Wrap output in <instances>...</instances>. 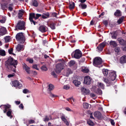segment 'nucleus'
Instances as JSON below:
<instances>
[{
    "instance_id": "1",
    "label": "nucleus",
    "mask_w": 126,
    "mask_h": 126,
    "mask_svg": "<svg viewBox=\"0 0 126 126\" xmlns=\"http://www.w3.org/2000/svg\"><path fill=\"white\" fill-rule=\"evenodd\" d=\"M5 66L6 70L8 71H11L16 72V60L11 57H9L7 60L5 62Z\"/></svg>"
},
{
    "instance_id": "2",
    "label": "nucleus",
    "mask_w": 126,
    "mask_h": 126,
    "mask_svg": "<svg viewBox=\"0 0 126 126\" xmlns=\"http://www.w3.org/2000/svg\"><path fill=\"white\" fill-rule=\"evenodd\" d=\"M1 109L3 110L4 113H6L7 111L6 114L7 115L8 117H10L12 118V116H11L12 111L10 109L11 108V106L8 104L7 105H2L0 106Z\"/></svg>"
},
{
    "instance_id": "3",
    "label": "nucleus",
    "mask_w": 126,
    "mask_h": 126,
    "mask_svg": "<svg viewBox=\"0 0 126 126\" xmlns=\"http://www.w3.org/2000/svg\"><path fill=\"white\" fill-rule=\"evenodd\" d=\"M25 22L23 20H19L18 21L16 27L19 30H25L26 29Z\"/></svg>"
},
{
    "instance_id": "4",
    "label": "nucleus",
    "mask_w": 126,
    "mask_h": 126,
    "mask_svg": "<svg viewBox=\"0 0 126 126\" xmlns=\"http://www.w3.org/2000/svg\"><path fill=\"white\" fill-rule=\"evenodd\" d=\"M82 53L81 51L79 49L76 50L74 52L72 53L71 55L74 58L79 59L82 56Z\"/></svg>"
},
{
    "instance_id": "5",
    "label": "nucleus",
    "mask_w": 126,
    "mask_h": 126,
    "mask_svg": "<svg viewBox=\"0 0 126 126\" xmlns=\"http://www.w3.org/2000/svg\"><path fill=\"white\" fill-rule=\"evenodd\" d=\"M102 63V60L99 57H95L94 59L93 60V64L94 66H97L98 65H101Z\"/></svg>"
},
{
    "instance_id": "6",
    "label": "nucleus",
    "mask_w": 126,
    "mask_h": 126,
    "mask_svg": "<svg viewBox=\"0 0 126 126\" xmlns=\"http://www.w3.org/2000/svg\"><path fill=\"white\" fill-rule=\"evenodd\" d=\"M64 63H63L57 64L55 70L56 72L57 73H60L61 71L64 68Z\"/></svg>"
},
{
    "instance_id": "7",
    "label": "nucleus",
    "mask_w": 126,
    "mask_h": 126,
    "mask_svg": "<svg viewBox=\"0 0 126 126\" xmlns=\"http://www.w3.org/2000/svg\"><path fill=\"white\" fill-rule=\"evenodd\" d=\"M16 39L23 42H24L25 40V38L23 33L21 32L17 33L16 34Z\"/></svg>"
},
{
    "instance_id": "8",
    "label": "nucleus",
    "mask_w": 126,
    "mask_h": 126,
    "mask_svg": "<svg viewBox=\"0 0 126 126\" xmlns=\"http://www.w3.org/2000/svg\"><path fill=\"white\" fill-rule=\"evenodd\" d=\"M109 75L108 79L110 81H113L115 79L116 77V74L115 72L113 71L110 72Z\"/></svg>"
},
{
    "instance_id": "9",
    "label": "nucleus",
    "mask_w": 126,
    "mask_h": 126,
    "mask_svg": "<svg viewBox=\"0 0 126 126\" xmlns=\"http://www.w3.org/2000/svg\"><path fill=\"white\" fill-rule=\"evenodd\" d=\"M48 28L45 26L42 25L40 26L38 28V30L41 32L44 33L47 31Z\"/></svg>"
},
{
    "instance_id": "10",
    "label": "nucleus",
    "mask_w": 126,
    "mask_h": 126,
    "mask_svg": "<svg viewBox=\"0 0 126 126\" xmlns=\"http://www.w3.org/2000/svg\"><path fill=\"white\" fill-rule=\"evenodd\" d=\"M91 79L88 76H85L84 78V83L87 84H90L91 83Z\"/></svg>"
},
{
    "instance_id": "11",
    "label": "nucleus",
    "mask_w": 126,
    "mask_h": 126,
    "mask_svg": "<svg viewBox=\"0 0 126 126\" xmlns=\"http://www.w3.org/2000/svg\"><path fill=\"white\" fill-rule=\"evenodd\" d=\"M106 44V43L104 42L100 44L97 47L99 51H102L104 47Z\"/></svg>"
},
{
    "instance_id": "12",
    "label": "nucleus",
    "mask_w": 126,
    "mask_h": 126,
    "mask_svg": "<svg viewBox=\"0 0 126 126\" xmlns=\"http://www.w3.org/2000/svg\"><path fill=\"white\" fill-rule=\"evenodd\" d=\"M81 91L85 95L88 94L90 93V91L89 90L83 87L81 88Z\"/></svg>"
},
{
    "instance_id": "13",
    "label": "nucleus",
    "mask_w": 126,
    "mask_h": 126,
    "mask_svg": "<svg viewBox=\"0 0 126 126\" xmlns=\"http://www.w3.org/2000/svg\"><path fill=\"white\" fill-rule=\"evenodd\" d=\"M24 49V46L22 44H18L16 47V49L18 52L21 50H23Z\"/></svg>"
},
{
    "instance_id": "14",
    "label": "nucleus",
    "mask_w": 126,
    "mask_h": 126,
    "mask_svg": "<svg viewBox=\"0 0 126 126\" xmlns=\"http://www.w3.org/2000/svg\"><path fill=\"white\" fill-rule=\"evenodd\" d=\"M94 116L98 118H100L101 117L102 115L101 113L99 111H96L94 112Z\"/></svg>"
},
{
    "instance_id": "15",
    "label": "nucleus",
    "mask_w": 126,
    "mask_h": 126,
    "mask_svg": "<svg viewBox=\"0 0 126 126\" xmlns=\"http://www.w3.org/2000/svg\"><path fill=\"white\" fill-rule=\"evenodd\" d=\"M23 68L25 70L26 72L28 74L30 73V68L28 67L26 64L25 63L23 64Z\"/></svg>"
},
{
    "instance_id": "16",
    "label": "nucleus",
    "mask_w": 126,
    "mask_h": 126,
    "mask_svg": "<svg viewBox=\"0 0 126 126\" xmlns=\"http://www.w3.org/2000/svg\"><path fill=\"white\" fill-rule=\"evenodd\" d=\"M24 12V10L21 9L19 11L18 14V18L19 19H22V16L23 15Z\"/></svg>"
},
{
    "instance_id": "17",
    "label": "nucleus",
    "mask_w": 126,
    "mask_h": 126,
    "mask_svg": "<svg viewBox=\"0 0 126 126\" xmlns=\"http://www.w3.org/2000/svg\"><path fill=\"white\" fill-rule=\"evenodd\" d=\"M119 43L122 45H124L126 44V42L121 38H119L117 39Z\"/></svg>"
},
{
    "instance_id": "18",
    "label": "nucleus",
    "mask_w": 126,
    "mask_h": 126,
    "mask_svg": "<svg viewBox=\"0 0 126 126\" xmlns=\"http://www.w3.org/2000/svg\"><path fill=\"white\" fill-rule=\"evenodd\" d=\"M72 73L71 69L69 68L67 69L64 72V75L66 76H68L69 74Z\"/></svg>"
},
{
    "instance_id": "19",
    "label": "nucleus",
    "mask_w": 126,
    "mask_h": 126,
    "mask_svg": "<svg viewBox=\"0 0 126 126\" xmlns=\"http://www.w3.org/2000/svg\"><path fill=\"white\" fill-rule=\"evenodd\" d=\"M6 29L4 27L0 29V35H3L6 33Z\"/></svg>"
},
{
    "instance_id": "20",
    "label": "nucleus",
    "mask_w": 126,
    "mask_h": 126,
    "mask_svg": "<svg viewBox=\"0 0 126 126\" xmlns=\"http://www.w3.org/2000/svg\"><path fill=\"white\" fill-rule=\"evenodd\" d=\"M20 82H22V81H18L16 80V89H20L22 87V85Z\"/></svg>"
},
{
    "instance_id": "21",
    "label": "nucleus",
    "mask_w": 126,
    "mask_h": 126,
    "mask_svg": "<svg viewBox=\"0 0 126 126\" xmlns=\"http://www.w3.org/2000/svg\"><path fill=\"white\" fill-rule=\"evenodd\" d=\"M114 15L116 17L121 16V13L120 10H117L114 13Z\"/></svg>"
},
{
    "instance_id": "22",
    "label": "nucleus",
    "mask_w": 126,
    "mask_h": 126,
    "mask_svg": "<svg viewBox=\"0 0 126 126\" xmlns=\"http://www.w3.org/2000/svg\"><path fill=\"white\" fill-rule=\"evenodd\" d=\"M109 44L111 46L113 47H115L117 45V43L115 41H111L110 42Z\"/></svg>"
},
{
    "instance_id": "23",
    "label": "nucleus",
    "mask_w": 126,
    "mask_h": 126,
    "mask_svg": "<svg viewBox=\"0 0 126 126\" xmlns=\"http://www.w3.org/2000/svg\"><path fill=\"white\" fill-rule=\"evenodd\" d=\"M120 62L121 63H124L126 62V56L124 55L121 58Z\"/></svg>"
},
{
    "instance_id": "24",
    "label": "nucleus",
    "mask_w": 126,
    "mask_h": 126,
    "mask_svg": "<svg viewBox=\"0 0 126 126\" xmlns=\"http://www.w3.org/2000/svg\"><path fill=\"white\" fill-rule=\"evenodd\" d=\"M49 16V14L47 12L45 13H43L42 16V17L43 19H46L48 18Z\"/></svg>"
},
{
    "instance_id": "25",
    "label": "nucleus",
    "mask_w": 126,
    "mask_h": 126,
    "mask_svg": "<svg viewBox=\"0 0 126 126\" xmlns=\"http://www.w3.org/2000/svg\"><path fill=\"white\" fill-rule=\"evenodd\" d=\"M33 18L35 19V14L34 13H30L29 14V19L30 20H33Z\"/></svg>"
},
{
    "instance_id": "26",
    "label": "nucleus",
    "mask_w": 126,
    "mask_h": 126,
    "mask_svg": "<svg viewBox=\"0 0 126 126\" xmlns=\"http://www.w3.org/2000/svg\"><path fill=\"white\" fill-rule=\"evenodd\" d=\"M31 4L32 5L36 7H37L38 4L37 1L36 0H32Z\"/></svg>"
},
{
    "instance_id": "27",
    "label": "nucleus",
    "mask_w": 126,
    "mask_h": 126,
    "mask_svg": "<svg viewBox=\"0 0 126 126\" xmlns=\"http://www.w3.org/2000/svg\"><path fill=\"white\" fill-rule=\"evenodd\" d=\"M73 83L75 84V85L77 86H78L81 83L79 81H78L77 80H75L73 81Z\"/></svg>"
},
{
    "instance_id": "28",
    "label": "nucleus",
    "mask_w": 126,
    "mask_h": 126,
    "mask_svg": "<svg viewBox=\"0 0 126 126\" xmlns=\"http://www.w3.org/2000/svg\"><path fill=\"white\" fill-rule=\"evenodd\" d=\"M79 6L82 9H84L87 7V5L83 3H80L79 5Z\"/></svg>"
},
{
    "instance_id": "29",
    "label": "nucleus",
    "mask_w": 126,
    "mask_h": 126,
    "mask_svg": "<svg viewBox=\"0 0 126 126\" xmlns=\"http://www.w3.org/2000/svg\"><path fill=\"white\" fill-rule=\"evenodd\" d=\"M69 8L70 9H73L74 8L75 6V4L74 2H71L70 3Z\"/></svg>"
},
{
    "instance_id": "30",
    "label": "nucleus",
    "mask_w": 126,
    "mask_h": 126,
    "mask_svg": "<svg viewBox=\"0 0 126 126\" xmlns=\"http://www.w3.org/2000/svg\"><path fill=\"white\" fill-rule=\"evenodd\" d=\"M48 89L49 91L53 90L54 88V86L51 84H49L48 86Z\"/></svg>"
},
{
    "instance_id": "31",
    "label": "nucleus",
    "mask_w": 126,
    "mask_h": 126,
    "mask_svg": "<svg viewBox=\"0 0 126 126\" xmlns=\"http://www.w3.org/2000/svg\"><path fill=\"white\" fill-rule=\"evenodd\" d=\"M6 43H8L10 41L11 38L10 36H7L5 37L4 38Z\"/></svg>"
},
{
    "instance_id": "32",
    "label": "nucleus",
    "mask_w": 126,
    "mask_h": 126,
    "mask_svg": "<svg viewBox=\"0 0 126 126\" xmlns=\"http://www.w3.org/2000/svg\"><path fill=\"white\" fill-rule=\"evenodd\" d=\"M6 53L4 50L3 49H0V55L4 56L5 55Z\"/></svg>"
},
{
    "instance_id": "33",
    "label": "nucleus",
    "mask_w": 126,
    "mask_h": 126,
    "mask_svg": "<svg viewBox=\"0 0 126 126\" xmlns=\"http://www.w3.org/2000/svg\"><path fill=\"white\" fill-rule=\"evenodd\" d=\"M102 72L105 76H107L108 73V70L107 69H103L102 70Z\"/></svg>"
},
{
    "instance_id": "34",
    "label": "nucleus",
    "mask_w": 126,
    "mask_h": 126,
    "mask_svg": "<svg viewBox=\"0 0 126 126\" xmlns=\"http://www.w3.org/2000/svg\"><path fill=\"white\" fill-rule=\"evenodd\" d=\"M98 87L102 89L104 88V84L101 82H98Z\"/></svg>"
},
{
    "instance_id": "35",
    "label": "nucleus",
    "mask_w": 126,
    "mask_h": 126,
    "mask_svg": "<svg viewBox=\"0 0 126 126\" xmlns=\"http://www.w3.org/2000/svg\"><path fill=\"white\" fill-rule=\"evenodd\" d=\"M124 19V17L123 16L120 18L117 21V23L119 24H121L123 21Z\"/></svg>"
},
{
    "instance_id": "36",
    "label": "nucleus",
    "mask_w": 126,
    "mask_h": 126,
    "mask_svg": "<svg viewBox=\"0 0 126 126\" xmlns=\"http://www.w3.org/2000/svg\"><path fill=\"white\" fill-rule=\"evenodd\" d=\"M75 63V61L71 60L69 63V64L70 66H71L74 65Z\"/></svg>"
},
{
    "instance_id": "37",
    "label": "nucleus",
    "mask_w": 126,
    "mask_h": 126,
    "mask_svg": "<svg viewBox=\"0 0 126 126\" xmlns=\"http://www.w3.org/2000/svg\"><path fill=\"white\" fill-rule=\"evenodd\" d=\"M8 4L7 3H4L3 4H1V7L2 9L3 10L6 7L7 5Z\"/></svg>"
},
{
    "instance_id": "38",
    "label": "nucleus",
    "mask_w": 126,
    "mask_h": 126,
    "mask_svg": "<svg viewBox=\"0 0 126 126\" xmlns=\"http://www.w3.org/2000/svg\"><path fill=\"white\" fill-rule=\"evenodd\" d=\"M49 96L52 98H54L58 97V95H55L52 93L51 92H50L49 93Z\"/></svg>"
},
{
    "instance_id": "39",
    "label": "nucleus",
    "mask_w": 126,
    "mask_h": 126,
    "mask_svg": "<svg viewBox=\"0 0 126 126\" xmlns=\"http://www.w3.org/2000/svg\"><path fill=\"white\" fill-rule=\"evenodd\" d=\"M114 51L117 53H118L120 51V49L119 47H116L115 48Z\"/></svg>"
},
{
    "instance_id": "40",
    "label": "nucleus",
    "mask_w": 126,
    "mask_h": 126,
    "mask_svg": "<svg viewBox=\"0 0 126 126\" xmlns=\"http://www.w3.org/2000/svg\"><path fill=\"white\" fill-rule=\"evenodd\" d=\"M83 106L84 108L87 109L89 106V105L88 103H83Z\"/></svg>"
},
{
    "instance_id": "41",
    "label": "nucleus",
    "mask_w": 126,
    "mask_h": 126,
    "mask_svg": "<svg viewBox=\"0 0 126 126\" xmlns=\"http://www.w3.org/2000/svg\"><path fill=\"white\" fill-rule=\"evenodd\" d=\"M82 71L84 73H88L89 72V70L85 68H82Z\"/></svg>"
},
{
    "instance_id": "42",
    "label": "nucleus",
    "mask_w": 126,
    "mask_h": 126,
    "mask_svg": "<svg viewBox=\"0 0 126 126\" xmlns=\"http://www.w3.org/2000/svg\"><path fill=\"white\" fill-rule=\"evenodd\" d=\"M13 4L12 3L10 4L9 7V9L10 11L12 10L13 9Z\"/></svg>"
},
{
    "instance_id": "43",
    "label": "nucleus",
    "mask_w": 126,
    "mask_h": 126,
    "mask_svg": "<svg viewBox=\"0 0 126 126\" xmlns=\"http://www.w3.org/2000/svg\"><path fill=\"white\" fill-rule=\"evenodd\" d=\"M50 26L52 30L54 29H55V24L53 23H51Z\"/></svg>"
},
{
    "instance_id": "44",
    "label": "nucleus",
    "mask_w": 126,
    "mask_h": 126,
    "mask_svg": "<svg viewBox=\"0 0 126 126\" xmlns=\"http://www.w3.org/2000/svg\"><path fill=\"white\" fill-rule=\"evenodd\" d=\"M63 88L64 89L67 90L69 89L70 86L68 85H65L63 87Z\"/></svg>"
},
{
    "instance_id": "45",
    "label": "nucleus",
    "mask_w": 126,
    "mask_h": 126,
    "mask_svg": "<svg viewBox=\"0 0 126 126\" xmlns=\"http://www.w3.org/2000/svg\"><path fill=\"white\" fill-rule=\"evenodd\" d=\"M6 19L5 17H3L1 20H0V22L1 23H5L6 20Z\"/></svg>"
},
{
    "instance_id": "46",
    "label": "nucleus",
    "mask_w": 126,
    "mask_h": 126,
    "mask_svg": "<svg viewBox=\"0 0 126 126\" xmlns=\"http://www.w3.org/2000/svg\"><path fill=\"white\" fill-rule=\"evenodd\" d=\"M61 118L62 121H63L64 122H66V121H67V120L64 115L61 116Z\"/></svg>"
},
{
    "instance_id": "47",
    "label": "nucleus",
    "mask_w": 126,
    "mask_h": 126,
    "mask_svg": "<svg viewBox=\"0 0 126 126\" xmlns=\"http://www.w3.org/2000/svg\"><path fill=\"white\" fill-rule=\"evenodd\" d=\"M87 123L90 125L93 126L94 125V123L90 120H89L87 121Z\"/></svg>"
},
{
    "instance_id": "48",
    "label": "nucleus",
    "mask_w": 126,
    "mask_h": 126,
    "mask_svg": "<svg viewBox=\"0 0 126 126\" xmlns=\"http://www.w3.org/2000/svg\"><path fill=\"white\" fill-rule=\"evenodd\" d=\"M41 69L43 70L46 71H47V68L45 66H43L41 68Z\"/></svg>"
},
{
    "instance_id": "49",
    "label": "nucleus",
    "mask_w": 126,
    "mask_h": 126,
    "mask_svg": "<svg viewBox=\"0 0 126 126\" xmlns=\"http://www.w3.org/2000/svg\"><path fill=\"white\" fill-rule=\"evenodd\" d=\"M50 119H51V117L50 118V119H49L48 117L47 116H46L45 117V118H44V121L45 122L48 121Z\"/></svg>"
},
{
    "instance_id": "50",
    "label": "nucleus",
    "mask_w": 126,
    "mask_h": 126,
    "mask_svg": "<svg viewBox=\"0 0 126 126\" xmlns=\"http://www.w3.org/2000/svg\"><path fill=\"white\" fill-rule=\"evenodd\" d=\"M26 61H29V63H32L33 62V60L32 59L27 58L26 59Z\"/></svg>"
},
{
    "instance_id": "51",
    "label": "nucleus",
    "mask_w": 126,
    "mask_h": 126,
    "mask_svg": "<svg viewBox=\"0 0 126 126\" xmlns=\"http://www.w3.org/2000/svg\"><path fill=\"white\" fill-rule=\"evenodd\" d=\"M12 86L16 87V80H14L12 81V83L11 84Z\"/></svg>"
},
{
    "instance_id": "52",
    "label": "nucleus",
    "mask_w": 126,
    "mask_h": 126,
    "mask_svg": "<svg viewBox=\"0 0 126 126\" xmlns=\"http://www.w3.org/2000/svg\"><path fill=\"white\" fill-rule=\"evenodd\" d=\"M23 92L24 94H26L29 92V91L27 89H25L23 90Z\"/></svg>"
},
{
    "instance_id": "53",
    "label": "nucleus",
    "mask_w": 126,
    "mask_h": 126,
    "mask_svg": "<svg viewBox=\"0 0 126 126\" xmlns=\"http://www.w3.org/2000/svg\"><path fill=\"white\" fill-rule=\"evenodd\" d=\"M42 16L41 14H36L35 16V19H38L39 17L41 16Z\"/></svg>"
},
{
    "instance_id": "54",
    "label": "nucleus",
    "mask_w": 126,
    "mask_h": 126,
    "mask_svg": "<svg viewBox=\"0 0 126 126\" xmlns=\"http://www.w3.org/2000/svg\"><path fill=\"white\" fill-rule=\"evenodd\" d=\"M15 75V74L14 73H13V74H10L8 75L7 76L9 78L13 77Z\"/></svg>"
},
{
    "instance_id": "55",
    "label": "nucleus",
    "mask_w": 126,
    "mask_h": 126,
    "mask_svg": "<svg viewBox=\"0 0 126 126\" xmlns=\"http://www.w3.org/2000/svg\"><path fill=\"white\" fill-rule=\"evenodd\" d=\"M95 92L97 94H101L102 93V91L101 90L99 89H97V92Z\"/></svg>"
},
{
    "instance_id": "56",
    "label": "nucleus",
    "mask_w": 126,
    "mask_h": 126,
    "mask_svg": "<svg viewBox=\"0 0 126 126\" xmlns=\"http://www.w3.org/2000/svg\"><path fill=\"white\" fill-rule=\"evenodd\" d=\"M32 67L33 68L35 69L36 70H39V69L37 68V66L36 64H34L32 66Z\"/></svg>"
},
{
    "instance_id": "57",
    "label": "nucleus",
    "mask_w": 126,
    "mask_h": 126,
    "mask_svg": "<svg viewBox=\"0 0 126 126\" xmlns=\"http://www.w3.org/2000/svg\"><path fill=\"white\" fill-rule=\"evenodd\" d=\"M19 107L21 110H23L24 109V106L22 104H21L19 106Z\"/></svg>"
},
{
    "instance_id": "58",
    "label": "nucleus",
    "mask_w": 126,
    "mask_h": 126,
    "mask_svg": "<svg viewBox=\"0 0 126 126\" xmlns=\"http://www.w3.org/2000/svg\"><path fill=\"white\" fill-rule=\"evenodd\" d=\"M13 49L12 48H11L9 49L8 50V52L10 54H12V52L13 51Z\"/></svg>"
},
{
    "instance_id": "59",
    "label": "nucleus",
    "mask_w": 126,
    "mask_h": 126,
    "mask_svg": "<svg viewBox=\"0 0 126 126\" xmlns=\"http://www.w3.org/2000/svg\"><path fill=\"white\" fill-rule=\"evenodd\" d=\"M110 80H109V79H104V81L107 84V83H108L109 82H110Z\"/></svg>"
},
{
    "instance_id": "60",
    "label": "nucleus",
    "mask_w": 126,
    "mask_h": 126,
    "mask_svg": "<svg viewBox=\"0 0 126 126\" xmlns=\"http://www.w3.org/2000/svg\"><path fill=\"white\" fill-rule=\"evenodd\" d=\"M72 100L73 101H74V100L73 98H68L67 99V100L68 101L70 102L72 104H73V103H71V100Z\"/></svg>"
},
{
    "instance_id": "61",
    "label": "nucleus",
    "mask_w": 126,
    "mask_h": 126,
    "mask_svg": "<svg viewBox=\"0 0 126 126\" xmlns=\"http://www.w3.org/2000/svg\"><path fill=\"white\" fill-rule=\"evenodd\" d=\"M34 122V120H30L29 121V124H32Z\"/></svg>"
},
{
    "instance_id": "62",
    "label": "nucleus",
    "mask_w": 126,
    "mask_h": 126,
    "mask_svg": "<svg viewBox=\"0 0 126 126\" xmlns=\"http://www.w3.org/2000/svg\"><path fill=\"white\" fill-rule=\"evenodd\" d=\"M51 75L55 77H56L57 76L56 74L54 71L52 72L51 73Z\"/></svg>"
},
{
    "instance_id": "63",
    "label": "nucleus",
    "mask_w": 126,
    "mask_h": 126,
    "mask_svg": "<svg viewBox=\"0 0 126 126\" xmlns=\"http://www.w3.org/2000/svg\"><path fill=\"white\" fill-rule=\"evenodd\" d=\"M110 123L111 125H115V123L114 122V121L112 119H111L110 120Z\"/></svg>"
},
{
    "instance_id": "64",
    "label": "nucleus",
    "mask_w": 126,
    "mask_h": 126,
    "mask_svg": "<svg viewBox=\"0 0 126 126\" xmlns=\"http://www.w3.org/2000/svg\"><path fill=\"white\" fill-rule=\"evenodd\" d=\"M10 0H2V1L5 3H7V4L9 3Z\"/></svg>"
}]
</instances>
